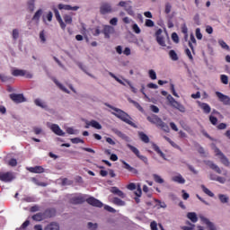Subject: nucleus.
Here are the masks:
<instances>
[{"label": "nucleus", "mask_w": 230, "mask_h": 230, "mask_svg": "<svg viewBox=\"0 0 230 230\" xmlns=\"http://www.w3.org/2000/svg\"><path fill=\"white\" fill-rule=\"evenodd\" d=\"M45 216L44 213L40 212L32 216V220H35L36 222H42L44 220Z\"/></svg>", "instance_id": "obj_30"}, {"label": "nucleus", "mask_w": 230, "mask_h": 230, "mask_svg": "<svg viewBox=\"0 0 230 230\" xmlns=\"http://www.w3.org/2000/svg\"><path fill=\"white\" fill-rule=\"evenodd\" d=\"M44 230H60V226L58 223L52 222L49 224Z\"/></svg>", "instance_id": "obj_29"}, {"label": "nucleus", "mask_w": 230, "mask_h": 230, "mask_svg": "<svg viewBox=\"0 0 230 230\" xmlns=\"http://www.w3.org/2000/svg\"><path fill=\"white\" fill-rule=\"evenodd\" d=\"M106 107H109V109H111L114 111L111 112L113 116H116V118H119V119H121V121H124V123H127L128 125H131V127H134V122H132L130 115H128L127 112L123 111V110L113 107L111 104H105Z\"/></svg>", "instance_id": "obj_2"}, {"label": "nucleus", "mask_w": 230, "mask_h": 230, "mask_svg": "<svg viewBox=\"0 0 230 230\" xmlns=\"http://www.w3.org/2000/svg\"><path fill=\"white\" fill-rule=\"evenodd\" d=\"M13 76H25V78H33V74L28 72L27 70H22L19 68H13L11 71Z\"/></svg>", "instance_id": "obj_5"}, {"label": "nucleus", "mask_w": 230, "mask_h": 230, "mask_svg": "<svg viewBox=\"0 0 230 230\" xmlns=\"http://www.w3.org/2000/svg\"><path fill=\"white\" fill-rule=\"evenodd\" d=\"M27 170L31 173H44V167L40 165H36L34 167H28Z\"/></svg>", "instance_id": "obj_21"}, {"label": "nucleus", "mask_w": 230, "mask_h": 230, "mask_svg": "<svg viewBox=\"0 0 230 230\" xmlns=\"http://www.w3.org/2000/svg\"><path fill=\"white\" fill-rule=\"evenodd\" d=\"M124 82L126 84H128V85L130 87L132 93H134V94H136L137 93V89L136 87H134V85H132V83H130V81L124 79Z\"/></svg>", "instance_id": "obj_48"}, {"label": "nucleus", "mask_w": 230, "mask_h": 230, "mask_svg": "<svg viewBox=\"0 0 230 230\" xmlns=\"http://www.w3.org/2000/svg\"><path fill=\"white\" fill-rule=\"evenodd\" d=\"M112 5L109 3H102L100 6V13L102 15H107V13H112Z\"/></svg>", "instance_id": "obj_8"}, {"label": "nucleus", "mask_w": 230, "mask_h": 230, "mask_svg": "<svg viewBox=\"0 0 230 230\" xmlns=\"http://www.w3.org/2000/svg\"><path fill=\"white\" fill-rule=\"evenodd\" d=\"M122 164H123L124 170H127L128 172H130L131 173L137 174V169L130 166V164H128V163L122 161Z\"/></svg>", "instance_id": "obj_24"}, {"label": "nucleus", "mask_w": 230, "mask_h": 230, "mask_svg": "<svg viewBox=\"0 0 230 230\" xmlns=\"http://www.w3.org/2000/svg\"><path fill=\"white\" fill-rule=\"evenodd\" d=\"M34 103L38 107H41V109H46L48 107V105L46 103H44L40 99H36L34 101Z\"/></svg>", "instance_id": "obj_36"}, {"label": "nucleus", "mask_w": 230, "mask_h": 230, "mask_svg": "<svg viewBox=\"0 0 230 230\" xmlns=\"http://www.w3.org/2000/svg\"><path fill=\"white\" fill-rule=\"evenodd\" d=\"M73 184L72 181H69L67 178L62 180V186H71Z\"/></svg>", "instance_id": "obj_54"}, {"label": "nucleus", "mask_w": 230, "mask_h": 230, "mask_svg": "<svg viewBox=\"0 0 230 230\" xmlns=\"http://www.w3.org/2000/svg\"><path fill=\"white\" fill-rule=\"evenodd\" d=\"M172 181L173 182H177L178 184H184L186 182V180L184 179V177H182V175L178 174L176 176H173L172 178Z\"/></svg>", "instance_id": "obj_27"}, {"label": "nucleus", "mask_w": 230, "mask_h": 230, "mask_svg": "<svg viewBox=\"0 0 230 230\" xmlns=\"http://www.w3.org/2000/svg\"><path fill=\"white\" fill-rule=\"evenodd\" d=\"M111 193H113V195H117L120 199H125L127 197L126 194L121 190H119L118 187H111L110 190Z\"/></svg>", "instance_id": "obj_19"}, {"label": "nucleus", "mask_w": 230, "mask_h": 230, "mask_svg": "<svg viewBox=\"0 0 230 230\" xmlns=\"http://www.w3.org/2000/svg\"><path fill=\"white\" fill-rule=\"evenodd\" d=\"M211 181H217V182H220L221 184H224L226 182V178L222 176H218L217 178L213 177V174L210 175Z\"/></svg>", "instance_id": "obj_37"}, {"label": "nucleus", "mask_w": 230, "mask_h": 230, "mask_svg": "<svg viewBox=\"0 0 230 230\" xmlns=\"http://www.w3.org/2000/svg\"><path fill=\"white\" fill-rule=\"evenodd\" d=\"M172 39L173 42L179 43V35H177V32H173L172 34Z\"/></svg>", "instance_id": "obj_62"}, {"label": "nucleus", "mask_w": 230, "mask_h": 230, "mask_svg": "<svg viewBox=\"0 0 230 230\" xmlns=\"http://www.w3.org/2000/svg\"><path fill=\"white\" fill-rule=\"evenodd\" d=\"M32 181L34 182V184H36V186H42L43 188H46V186H48V183L39 181V180H37L36 178H32Z\"/></svg>", "instance_id": "obj_44"}, {"label": "nucleus", "mask_w": 230, "mask_h": 230, "mask_svg": "<svg viewBox=\"0 0 230 230\" xmlns=\"http://www.w3.org/2000/svg\"><path fill=\"white\" fill-rule=\"evenodd\" d=\"M193 44H197V40L193 34H190V40L189 41V48L193 51Z\"/></svg>", "instance_id": "obj_41"}, {"label": "nucleus", "mask_w": 230, "mask_h": 230, "mask_svg": "<svg viewBox=\"0 0 230 230\" xmlns=\"http://www.w3.org/2000/svg\"><path fill=\"white\" fill-rule=\"evenodd\" d=\"M132 30L135 31V33L139 34L141 33V29L137 25V23H134L132 26Z\"/></svg>", "instance_id": "obj_56"}, {"label": "nucleus", "mask_w": 230, "mask_h": 230, "mask_svg": "<svg viewBox=\"0 0 230 230\" xmlns=\"http://www.w3.org/2000/svg\"><path fill=\"white\" fill-rule=\"evenodd\" d=\"M112 202L115 204V206H125V201L119 198H113Z\"/></svg>", "instance_id": "obj_35"}, {"label": "nucleus", "mask_w": 230, "mask_h": 230, "mask_svg": "<svg viewBox=\"0 0 230 230\" xmlns=\"http://www.w3.org/2000/svg\"><path fill=\"white\" fill-rule=\"evenodd\" d=\"M28 9L30 12H33V10H35V0H30L28 2Z\"/></svg>", "instance_id": "obj_50"}, {"label": "nucleus", "mask_w": 230, "mask_h": 230, "mask_svg": "<svg viewBox=\"0 0 230 230\" xmlns=\"http://www.w3.org/2000/svg\"><path fill=\"white\" fill-rule=\"evenodd\" d=\"M152 148L155 152H156V154H158V155H160V157H162V159L166 161V155L163 153L159 146H157L155 143H152Z\"/></svg>", "instance_id": "obj_22"}, {"label": "nucleus", "mask_w": 230, "mask_h": 230, "mask_svg": "<svg viewBox=\"0 0 230 230\" xmlns=\"http://www.w3.org/2000/svg\"><path fill=\"white\" fill-rule=\"evenodd\" d=\"M169 57L174 62H177V60H179V56H177V52H175V50H170L169 51Z\"/></svg>", "instance_id": "obj_33"}, {"label": "nucleus", "mask_w": 230, "mask_h": 230, "mask_svg": "<svg viewBox=\"0 0 230 230\" xmlns=\"http://www.w3.org/2000/svg\"><path fill=\"white\" fill-rule=\"evenodd\" d=\"M221 82L225 84V85H227V84H229V77L226 75H221Z\"/></svg>", "instance_id": "obj_52"}, {"label": "nucleus", "mask_w": 230, "mask_h": 230, "mask_svg": "<svg viewBox=\"0 0 230 230\" xmlns=\"http://www.w3.org/2000/svg\"><path fill=\"white\" fill-rule=\"evenodd\" d=\"M148 75H149V78H151V80H156L157 79V74L153 69L148 71Z\"/></svg>", "instance_id": "obj_45"}, {"label": "nucleus", "mask_w": 230, "mask_h": 230, "mask_svg": "<svg viewBox=\"0 0 230 230\" xmlns=\"http://www.w3.org/2000/svg\"><path fill=\"white\" fill-rule=\"evenodd\" d=\"M209 121L212 125H217L218 123V119L213 115H210Z\"/></svg>", "instance_id": "obj_53"}, {"label": "nucleus", "mask_w": 230, "mask_h": 230, "mask_svg": "<svg viewBox=\"0 0 230 230\" xmlns=\"http://www.w3.org/2000/svg\"><path fill=\"white\" fill-rule=\"evenodd\" d=\"M69 202L70 204L74 205L84 204V202H87V204L93 206V208H103V203H102L100 199H97L94 197L85 199L83 194H71L69 198Z\"/></svg>", "instance_id": "obj_1"}, {"label": "nucleus", "mask_w": 230, "mask_h": 230, "mask_svg": "<svg viewBox=\"0 0 230 230\" xmlns=\"http://www.w3.org/2000/svg\"><path fill=\"white\" fill-rule=\"evenodd\" d=\"M54 83L56 85H58V87H59V89H61V91H64V93H68L67 88L62 85V84H60L57 79H54Z\"/></svg>", "instance_id": "obj_46"}, {"label": "nucleus", "mask_w": 230, "mask_h": 230, "mask_svg": "<svg viewBox=\"0 0 230 230\" xmlns=\"http://www.w3.org/2000/svg\"><path fill=\"white\" fill-rule=\"evenodd\" d=\"M146 119H147V121H149V123H152L153 125H155V126L159 127L160 128H162V130H164V132H170V127H168V124L164 122L163 119H161V118H159V116L153 114L151 116H148L146 118Z\"/></svg>", "instance_id": "obj_3"}, {"label": "nucleus", "mask_w": 230, "mask_h": 230, "mask_svg": "<svg viewBox=\"0 0 230 230\" xmlns=\"http://www.w3.org/2000/svg\"><path fill=\"white\" fill-rule=\"evenodd\" d=\"M156 42L160 45V46H166V42L164 41V38L163 36H158L156 38Z\"/></svg>", "instance_id": "obj_43"}, {"label": "nucleus", "mask_w": 230, "mask_h": 230, "mask_svg": "<svg viewBox=\"0 0 230 230\" xmlns=\"http://www.w3.org/2000/svg\"><path fill=\"white\" fill-rule=\"evenodd\" d=\"M146 26H147V28H153L154 21H152L150 19L146 20Z\"/></svg>", "instance_id": "obj_63"}, {"label": "nucleus", "mask_w": 230, "mask_h": 230, "mask_svg": "<svg viewBox=\"0 0 230 230\" xmlns=\"http://www.w3.org/2000/svg\"><path fill=\"white\" fill-rule=\"evenodd\" d=\"M63 19L66 22V24H73V17L69 14H65L63 16Z\"/></svg>", "instance_id": "obj_40"}, {"label": "nucleus", "mask_w": 230, "mask_h": 230, "mask_svg": "<svg viewBox=\"0 0 230 230\" xmlns=\"http://www.w3.org/2000/svg\"><path fill=\"white\" fill-rule=\"evenodd\" d=\"M58 10H66L67 12L69 11H73V12H76V10H79L80 7L79 6H71L69 4H58Z\"/></svg>", "instance_id": "obj_15"}, {"label": "nucleus", "mask_w": 230, "mask_h": 230, "mask_svg": "<svg viewBox=\"0 0 230 230\" xmlns=\"http://www.w3.org/2000/svg\"><path fill=\"white\" fill-rule=\"evenodd\" d=\"M127 147L129 148V150L131 152H133L135 154V155H137V157H138V159L143 161V163H145V164H148V158L145 155H141V153L139 152V149H137V147H136L130 144H127Z\"/></svg>", "instance_id": "obj_6"}, {"label": "nucleus", "mask_w": 230, "mask_h": 230, "mask_svg": "<svg viewBox=\"0 0 230 230\" xmlns=\"http://www.w3.org/2000/svg\"><path fill=\"white\" fill-rule=\"evenodd\" d=\"M15 179L13 172H0V181L2 182H12Z\"/></svg>", "instance_id": "obj_7"}, {"label": "nucleus", "mask_w": 230, "mask_h": 230, "mask_svg": "<svg viewBox=\"0 0 230 230\" xmlns=\"http://www.w3.org/2000/svg\"><path fill=\"white\" fill-rule=\"evenodd\" d=\"M167 100L171 105V107H173L174 109H177L180 112H186V108L184 105L181 104L179 102H177L173 96L171 94L167 95Z\"/></svg>", "instance_id": "obj_4"}, {"label": "nucleus", "mask_w": 230, "mask_h": 230, "mask_svg": "<svg viewBox=\"0 0 230 230\" xmlns=\"http://www.w3.org/2000/svg\"><path fill=\"white\" fill-rule=\"evenodd\" d=\"M112 132H114V134H116V136H118L124 141H127V143H130V137L128 136H127L126 134H124L123 132H121L120 130H119L118 128L112 129Z\"/></svg>", "instance_id": "obj_18"}, {"label": "nucleus", "mask_w": 230, "mask_h": 230, "mask_svg": "<svg viewBox=\"0 0 230 230\" xmlns=\"http://www.w3.org/2000/svg\"><path fill=\"white\" fill-rule=\"evenodd\" d=\"M50 129L52 130V132H54V134H56L57 136H66V133L60 128L59 125L57 124H52L50 126Z\"/></svg>", "instance_id": "obj_17"}, {"label": "nucleus", "mask_w": 230, "mask_h": 230, "mask_svg": "<svg viewBox=\"0 0 230 230\" xmlns=\"http://www.w3.org/2000/svg\"><path fill=\"white\" fill-rule=\"evenodd\" d=\"M128 101L129 102V103H132L134 105V107H136V109H137V111H139L140 112H145V109H143L140 105L139 102L132 100L131 98H128Z\"/></svg>", "instance_id": "obj_31"}, {"label": "nucleus", "mask_w": 230, "mask_h": 230, "mask_svg": "<svg viewBox=\"0 0 230 230\" xmlns=\"http://www.w3.org/2000/svg\"><path fill=\"white\" fill-rule=\"evenodd\" d=\"M53 12L58 24L60 25V28L63 30H66V22H64V20H62V16H60V12H58V9L54 8Z\"/></svg>", "instance_id": "obj_12"}, {"label": "nucleus", "mask_w": 230, "mask_h": 230, "mask_svg": "<svg viewBox=\"0 0 230 230\" xmlns=\"http://www.w3.org/2000/svg\"><path fill=\"white\" fill-rule=\"evenodd\" d=\"M71 143L78 145V143H84V139H81L80 137L71 138Z\"/></svg>", "instance_id": "obj_55"}, {"label": "nucleus", "mask_w": 230, "mask_h": 230, "mask_svg": "<svg viewBox=\"0 0 230 230\" xmlns=\"http://www.w3.org/2000/svg\"><path fill=\"white\" fill-rule=\"evenodd\" d=\"M197 103L205 114H209V112H211V106H209V104L201 102L200 101H197Z\"/></svg>", "instance_id": "obj_16"}, {"label": "nucleus", "mask_w": 230, "mask_h": 230, "mask_svg": "<svg viewBox=\"0 0 230 230\" xmlns=\"http://www.w3.org/2000/svg\"><path fill=\"white\" fill-rule=\"evenodd\" d=\"M187 218H189V220H190V222H192L193 224H197V222H199V217H197V213L195 212H189L187 214Z\"/></svg>", "instance_id": "obj_26"}, {"label": "nucleus", "mask_w": 230, "mask_h": 230, "mask_svg": "<svg viewBox=\"0 0 230 230\" xmlns=\"http://www.w3.org/2000/svg\"><path fill=\"white\" fill-rule=\"evenodd\" d=\"M215 154L216 155H217L221 161V163L225 165V166H229L230 163H229V159L226 158V155H224V153H222V151H220L218 149V147L215 148Z\"/></svg>", "instance_id": "obj_11"}, {"label": "nucleus", "mask_w": 230, "mask_h": 230, "mask_svg": "<svg viewBox=\"0 0 230 230\" xmlns=\"http://www.w3.org/2000/svg\"><path fill=\"white\" fill-rule=\"evenodd\" d=\"M199 218L203 224H206L208 230H217V226H215V224L209 221L208 218L204 216H199Z\"/></svg>", "instance_id": "obj_13"}, {"label": "nucleus", "mask_w": 230, "mask_h": 230, "mask_svg": "<svg viewBox=\"0 0 230 230\" xmlns=\"http://www.w3.org/2000/svg\"><path fill=\"white\" fill-rule=\"evenodd\" d=\"M218 199L222 204H227L229 202V197L224 194H219Z\"/></svg>", "instance_id": "obj_34"}, {"label": "nucleus", "mask_w": 230, "mask_h": 230, "mask_svg": "<svg viewBox=\"0 0 230 230\" xmlns=\"http://www.w3.org/2000/svg\"><path fill=\"white\" fill-rule=\"evenodd\" d=\"M153 179L155 182H157V184H163L164 182V180L159 176V174H153Z\"/></svg>", "instance_id": "obj_39"}, {"label": "nucleus", "mask_w": 230, "mask_h": 230, "mask_svg": "<svg viewBox=\"0 0 230 230\" xmlns=\"http://www.w3.org/2000/svg\"><path fill=\"white\" fill-rule=\"evenodd\" d=\"M216 95L217 96L219 102H222L224 105H230V98L227 95H225L224 93L220 92H216Z\"/></svg>", "instance_id": "obj_14"}, {"label": "nucleus", "mask_w": 230, "mask_h": 230, "mask_svg": "<svg viewBox=\"0 0 230 230\" xmlns=\"http://www.w3.org/2000/svg\"><path fill=\"white\" fill-rule=\"evenodd\" d=\"M186 224H188L189 226H182L183 230H193V229H195V225L190 223V221H187Z\"/></svg>", "instance_id": "obj_51"}, {"label": "nucleus", "mask_w": 230, "mask_h": 230, "mask_svg": "<svg viewBox=\"0 0 230 230\" xmlns=\"http://www.w3.org/2000/svg\"><path fill=\"white\" fill-rule=\"evenodd\" d=\"M54 83L56 85H58V87H59V89H61V91H64V93H68L67 88L62 85V84H60L57 79H54Z\"/></svg>", "instance_id": "obj_47"}, {"label": "nucleus", "mask_w": 230, "mask_h": 230, "mask_svg": "<svg viewBox=\"0 0 230 230\" xmlns=\"http://www.w3.org/2000/svg\"><path fill=\"white\" fill-rule=\"evenodd\" d=\"M56 213H57V211L55 210V208H48L43 212V215H44L45 218H51V217H55Z\"/></svg>", "instance_id": "obj_25"}, {"label": "nucleus", "mask_w": 230, "mask_h": 230, "mask_svg": "<svg viewBox=\"0 0 230 230\" xmlns=\"http://www.w3.org/2000/svg\"><path fill=\"white\" fill-rule=\"evenodd\" d=\"M164 139H166V141L172 146L173 148H176V150H180L181 152L182 151V149L181 148V146H179V145H177L175 142H173L172 140V138L168 137H164Z\"/></svg>", "instance_id": "obj_32"}, {"label": "nucleus", "mask_w": 230, "mask_h": 230, "mask_svg": "<svg viewBox=\"0 0 230 230\" xmlns=\"http://www.w3.org/2000/svg\"><path fill=\"white\" fill-rule=\"evenodd\" d=\"M40 15H42V9H40L35 13L32 17L33 21H39V19H40Z\"/></svg>", "instance_id": "obj_49"}, {"label": "nucleus", "mask_w": 230, "mask_h": 230, "mask_svg": "<svg viewBox=\"0 0 230 230\" xmlns=\"http://www.w3.org/2000/svg\"><path fill=\"white\" fill-rule=\"evenodd\" d=\"M13 39L14 40H17V39H19V30L17 29L13 30Z\"/></svg>", "instance_id": "obj_59"}, {"label": "nucleus", "mask_w": 230, "mask_h": 230, "mask_svg": "<svg viewBox=\"0 0 230 230\" xmlns=\"http://www.w3.org/2000/svg\"><path fill=\"white\" fill-rule=\"evenodd\" d=\"M9 98H11L14 103H22L26 102V98H24L22 93H11Z\"/></svg>", "instance_id": "obj_10"}, {"label": "nucleus", "mask_w": 230, "mask_h": 230, "mask_svg": "<svg viewBox=\"0 0 230 230\" xmlns=\"http://www.w3.org/2000/svg\"><path fill=\"white\" fill-rule=\"evenodd\" d=\"M219 46H221V48H223V49H229V45L227 43H226V41L224 40H219Z\"/></svg>", "instance_id": "obj_57"}, {"label": "nucleus", "mask_w": 230, "mask_h": 230, "mask_svg": "<svg viewBox=\"0 0 230 230\" xmlns=\"http://www.w3.org/2000/svg\"><path fill=\"white\" fill-rule=\"evenodd\" d=\"M138 137L143 143H150V137H148V135L145 134L143 131L138 132Z\"/></svg>", "instance_id": "obj_28"}, {"label": "nucleus", "mask_w": 230, "mask_h": 230, "mask_svg": "<svg viewBox=\"0 0 230 230\" xmlns=\"http://www.w3.org/2000/svg\"><path fill=\"white\" fill-rule=\"evenodd\" d=\"M150 227H151V230H159L157 228V223L155 221L151 222Z\"/></svg>", "instance_id": "obj_64"}, {"label": "nucleus", "mask_w": 230, "mask_h": 230, "mask_svg": "<svg viewBox=\"0 0 230 230\" xmlns=\"http://www.w3.org/2000/svg\"><path fill=\"white\" fill-rule=\"evenodd\" d=\"M201 189L202 191L206 193V195H208V197H215V194L211 190H209V189H208L206 186L201 185Z\"/></svg>", "instance_id": "obj_42"}, {"label": "nucleus", "mask_w": 230, "mask_h": 230, "mask_svg": "<svg viewBox=\"0 0 230 230\" xmlns=\"http://www.w3.org/2000/svg\"><path fill=\"white\" fill-rule=\"evenodd\" d=\"M109 75H110V76H111V78H114V80H116V82L120 84V85H127V84H125V82H123V80L119 79V77L116 76L113 73L110 72Z\"/></svg>", "instance_id": "obj_38"}, {"label": "nucleus", "mask_w": 230, "mask_h": 230, "mask_svg": "<svg viewBox=\"0 0 230 230\" xmlns=\"http://www.w3.org/2000/svg\"><path fill=\"white\" fill-rule=\"evenodd\" d=\"M207 166H209V168H211V170H214V172H216L217 173H222V170L220 169V167H218V165L215 164L213 162L211 161H207L206 162Z\"/></svg>", "instance_id": "obj_23"}, {"label": "nucleus", "mask_w": 230, "mask_h": 230, "mask_svg": "<svg viewBox=\"0 0 230 230\" xmlns=\"http://www.w3.org/2000/svg\"><path fill=\"white\" fill-rule=\"evenodd\" d=\"M89 127H93L97 130H102V125L96 120H91L90 122L87 121L84 128H89Z\"/></svg>", "instance_id": "obj_20"}, {"label": "nucleus", "mask_w": 230, "mask_h": 230, "mask_svg": "<svg viewBox=\"0 0 230 230\" xmlns=\"http://www.w3.org/2000/svg\"><path fill=\"white\" fill-rule=\"evenodd\" d=\"M116 30L111 25H103L102 33L104 35V39H111V35L114 34Z\"/></svg>", "instance_id": "obj_9"}, {"label": "nucleus", "mask_w": 230, "mask_h": 230, "mask_svg": "<svg viewBox=\"0 0 230 230\" xmlns=\"http://www.w3.org/2000/svg\"><path fill=\"white\" fill-rule=\"evenodd\" d=\"M88 229H92V230H95V229H98V224H94V223H91L89 222L88 223Z\"/></svg>", "instance_id": "obj_58"}, {"label": "nucleus", "mask_w": 230, "mask_h": 230, "mask_svg": "<svg viewBox=\"0 0 230 230\" xmlns=\"http://www.w3.org/2000/svg\"><path fill=\"white\" fill-rule=\"evenodd\" d=\"M9 166H17V159L12 158L8 162Z\"/></svg>", "instance_id": "obj_61"}, {"label": "nucleus", "mask_w": 230, "mask_h": 230, "mask_svg": "<svg viewBox=\"0 0 230 230\" xmlns=\"http://www.w3.org/2000/svg\"><path fill=\"white\" fill-rule=\"evenodd\" d=\"M196 38L198 39V40H202V32H200L199 28L196 29Z\"/></svg>", "instance_id": "obj_60"}]
</instances>
